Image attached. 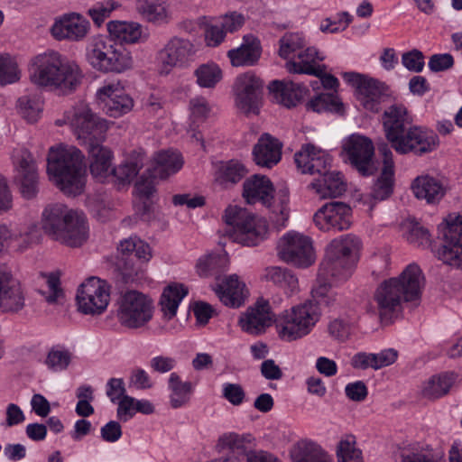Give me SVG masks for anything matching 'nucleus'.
Wrapping results in <instances>:
<instances>
[{
    "label": "nucleus",
    "mask_w": 462,
    "mask_h": 462,
    "mask_svg": "<svg viewBox=\"0 0 462 462\" xmlns=\"http://www.w3.org/2000/svg\"><path fill=\"white\" fill-rule=\"evenodd\" d=\"M280 258L299 268H307L316 260L310 237L295 231L283 235L278 244Z\"/></svg>",
    "instance_id": "nucleus-12"
},
{
    "label": "nucleus",
    "mask_w": 462,
    "mask_h": 462,
    "mask_svg": "<svg viewBox=\"0 0 462 462\" xmlns=\"http://www.w3.org/2000/svg\"><path fill=\"white\" fill-rule=\"evenodd\" d=\"M351 208L343 202H329L313 216L315 226L321 231H343L351 226Z\"/></svg>",
    "instance_id": "nucleus-22"
},
{
    "label": "nucleus",
    "mask_w": 462,
    "mask_h": 462,
    "mask_svg": "<svg viewBox=\"0 0 462 462\" xmlns=\"http://www.w3.org/2000/svg\"><path fill=\"white\" fill-rule=\"evenodd\" d=\"M196 83L204 88H214L223 78L220 67L212 61L200 64L194 70Z\"/></svg>",
    "instance_id": "nucleus-50"
},
{
    "label": "nucleus",
    "mask_w": 462,
    "mask_h": 462,
    "mask_svg": "<svg viewBox=\"0 0 462 462\" xmlns=\"http://www.w3.org/2000/svg\"><path fill=\"white\" fill-rule=\"evenodd\" d=\"M282 147V143L277 139L264 134L254 147V161L258 166L270 169L281 161Z\"/></svg>",
    "instance_id": "nucleus-33"
},
{
    "label": "nucleus",
    "mask_w": 462,
    "mask_h": 462,
    "mask_svg": "<svg viewBox=\"0 0 462 462\" xmlns=\"http://www.w3.org/2000/svg\"><path fill=\"white\" fill-rule=\"evenodd\" d=\"M319 175L321 177L312 181L310 187L320 199L336 198L345 192L346 184L341 173L327 168Z\"/></svg>",
    "instance_id": "nucleus-39"
},
{
    "label": "nucleus",
    "mask_w": 462,
    "mask_h": 462,
    "mask_svg": "<svg viewBox=\"0 0 462 462\" xmlns=\"http://www.w3.org/2000/svg\"><path fill=\"white\" fill-rule=\"evenodd\" d=\"M88 146L89 169L92 176L98 181L104 182L112 177L114 170L111 150L104 145L102 142L93 143Z\"/></svg>",
    "instance_id": "nucleus-30"
},
{
    "label": "nucleus",
    "mask_w": 462,
    "mask_h": 462,
    "mask_svg": "<svg viewBox=\"0 0 462 462\" xmlns=\"http://www.w3.org/2000/svg\"><path fill=\"white\" fill-rule=\"evenodd\" d=\"M235 103L244 114H258L262 106L263 81L253 71L236 77L234 83Z\"/></svg>",
    "instance_id": "nucleus-14"
},
{
    "label": "nucleus",
    "mask_w": 462,
    "mask_h": 462,
    "mask_svg": "<svg viewBox=\"0 0 462 462\" xmlns=\"http://www.w3.org/2000/svg\"><path fill=\"white\" fill-rule=\"evenodd\" d=\"M21 77L22 71L16 59L9 53H0V86L14 84Z\"/></svg>",
    "instance_id": "nucleus-51"
},
{
    "label": "nucleus",
    "mask_w": 462,
    "mask_h": 462,
    "mask_svg": "<svg viewBox=\"0 0 462 462\" xmlns=\"http://www.w3.org/2000/svg\"><path fill=\"white\" fill-rule=\"evenodd\" d=\"M336 454L337 462H364L362 451L356 447L353 435H346L339 440Z\"/></svg>",
    "instance_id": "nucleus-52"
},
{
    "label": "nucleus",
    "mask_w": 462,
    "mask_h": 462,
    "mask_svg": "<svg viewBox=\"0 0 462 462\" xmlns=\"http://www.w3.org/2000/svg\"><path fill=\"white\" fill-rule=\"evenodd\" d=\"M107 31L112 37L127 44L144 42L150 37L148 28L136 22L111 21Z\"/></svg>",
    "instance_id": "nucleus-32"
},
{
    "label": "nucleus",
    "mask_w": 462,
    "mask_h": 462,
    "mask_svg": "<svg viewBox=\"0 0 462 462\" xmlns=\"http://www.w3.org/2000/svg\"><path fill=\"white\" fill-rule=\"evenodd\" d=\"M214 291L220 301L227 307L239 308L242 306L248 295L245 282L239 277L232 274L225 277L213 287Z\"/></svg>",
    "instance_id": "nucleus-29"
},
{
    "label": "nucleus",
    "mask_w": 462,
    "mask_h": 462,
    "mask_svg": "<svg viewBox=\"0 0 462 462\" xmlns=\"http://www.w3.org/2000/svg\"><path fill=\"white\" fill-rule=\"evenodd\" d=\"M456 378L455 373L448 372L433 375L423 383L421 394L428 399H439L449 392Z\"/></svg>",
    "instance_id": "nucleus-45"
},
{
    "label": "nucleus",
    "mask_w": 462,
    "mask_h": 462,
    "mask_svg": "<svg viewBox=\"0 0 462 462\" xmlns=\"http://www.w3.org/2000/svg\"><path fill=\"white\" fill-rule=\"evenodd\" d=\"M29 72L33 84L54 88L62 94L75 91L83 79L82 70L75 61L53 51L33 57Z\"/></svg>",
    "instance_id": "nucleus-4"
},
{
    "label": "nucleus",
    "mask_w": 462,
    "mask_h": 462,
    "mask_svg": "<svg viewBox=\"0 0 462 462\" xmlns=\"http://www.w3.org/2000/svg\"><path fill=\"white\" fill-rule=\"evenodd\" d=\"M319 305L306 300L281 312L276 319L277 333L284 341L291 342L309 335L320 319Z\"/></svg>",
    "instance_id": "nucleus-8"
},
{
    "label": "nucleus",
    "mask_w": 462,
    "mask_h": 462,
    "mask_svg": "<svg viewBox=\"0 0 462 462\" xmlns=\"http://www.w3.org/2000/svg\"><path fill=\"white\" fill-rule=\"evenodd\" d=\"M260 56V42L253 35L244 36L243 43L238 48L232 49L227 52L231 64L236 67L252 66L257 62Z\"/></svg>",
    "instance_id": "nucleus-41"
},
{
    "label": "nucleus",
    "mask_w": 462,
    "mask_h": 462,
    "mask_svg": "<svg viewBox=\"0 0 462 462\" xmlns=\"http://www.w3.org/2000/svg\"><path fill=\"white\" fill-rule=\"evenodd\" d=\"M273 315L268 300L259 299L239 318V325L243 331L251 335H259L270 327Z\"/></svg>",
    "instance_id": "nucleus-26"
},
{
    "label": "nucleus",
    "mask_w": 462,
    "mask_h": 462,
    "mask_svg": "<svg viewBox=\"0 0 462 462\" xmlns=\"http://www.w3.org/2000/svg\"><path fill=\"white\" fill-rule=\"evenodd\" d=\"M351 323L347 319L337 318L328 324V333L336 340L346 341L351 334Z\"/></svg>",
    "instance_id": "nucleus-61"
},
{
    "label": "nucleus",
    "mask_w": 462,
    "mask_h": 462,
    "mask_svg": "<svg viewBox=\"0 0 462 462\" xmlns=\"http://www.w3.org/2000/svg\"><path fill=\"white\" fill-rule=\"evenodd\" d=\"M136 10L148 23L162 25L171 19L169 5L164 0H137Z\"/></svg>",
    "instance_id": "nucleus-42"
},
{
    "label": "nucleus",
    "mask_w": 462,
    "mask_h": 462,
    "mask_svg": "<svg viewBox=\"0 0 462 462\" xmlns=\"http://www.w3.org/2000/svg\"><path fill=\"white\" fill-rule=\"evenodd\" d=\"M117 253L116 265L126 280L138 274L139 268L135 265L133 255L143 263L149 262L152 256L150 245L136 236L120 241Z\"/></svg>",
    "instance_id": "nucleus-19"
},
{
    "label": "nucleus",
    "mask_w": 462,
    "mask_h": 462,
    "mask_svg": "<svg viewBox=\"0 0 462 462\" xmlns=\"http://www.w3.org/2000/svg\"><path fill=\"white\" fill-rule=\"evenodd\" d=\"M24 306V296L20 283L5 265H0V310L18 312Z\"/></svg>",
    "instance_id": "nucleus-25"
},
{
    "label": "nucleus",
    "mask_w": 462,
    "mask_h": 462,
    "mask_svg": "<svg viewBox=\"0 0 462 462\" xmlns=\"http://www.w3.org/2000/svg\"><path fill=\"white\" fill-rule=\"evenodd\" d=\"M279 56L287 60L293 53L305 47L306 41L302 33L287 32L279 40Z\"/></svg>",
    "instance_id": "nucleus-56"
},
{
    "label": "nucleus",
    "mask_w": 462,
    "mask_h": 462,
    "mask_svg": "<svg viewBox=\"0 0 462 462\" xmlns=\"http://www.w3.org/2000/svg\"><path fill=\"white\" fill-rule=\"evenodd\" d=\"M222 397L234 406L241 405L245 399V392L238 383H225L222 385Z\"/></svg>",
    "instance_id": "nucleus-64"
},
{
    "label": "nucleus",
    "mask_w": 462,
    "mask_h": 462,
    "mask_svg": "<svg viewBox=\"0 0 462 462\" xmlns=\"http://www.w3.org/2000/svg\"><path fill=\"white\" fill-rule=\"evenodd\" d=\"M442 245L437 251L444 263L462 269V217L448 216L442 227Z\"/></svg>",
    "instance_id": "nucleus-18"
},
{
    "label": "nucleus",
    "mask_w": 462,
    "mask_h": 462,
    "mask_svg": "<svg viewBox=\"0 0 462 462\" xmlns=\"http://www.w3.org/2000/svg\"><path fill=\"white\" fill-rule=\"evenodd\" d=\"M360 248L359 239L351 234L333 239L326 248V259L322 270L326 275L346 278L356 261Z\"/></svg>",
    "instance_id": "nucleus-10"
},
{
    "label": "nucleus",
    "mask_w": 462,
    "mask_h": 462,
    "mask_svg": "<svg viewBox=\"0 0 462 462\" xmlns=\"http://www.w3.org/2000/svg\"><path fill=\"white\" fill-rule=\"evenodd\" d=\"M170 403L174 409L182 407L189 402L193 391L190 382H182L176 373H171L168 380Z\"/></svg>",
    "instance_id": "nucleus-47"
},
{
    "label": "nucleus",
    "mask_w": 462,
    "mask_h": 462,
    "mask_svg": "<svg viewBox=\"0 0 462 462\" xmlns=\"http://www.w3.org/2000/svg\"><path fill=\"white\" fill-rule=\"evenodd\" d=\"M109 300V285L97 277L88 279L78 290L79 310L84 314L99 315L103 313L106 310Z\"/></svg>",
    "instance_id": "nucleus-17"
},
{
    "label": "nucleus",
    "mask_w": 462,
    "mask_h": 462,
    "mask_svg": "<svg viewBox=\"0 0 462 462\" xmlns=\"http://www.w3.org/2000/svg\"><path fill=\"white\" fill-rule=\"evenodd\" d=\"M382 124L386 140L399 154L422 155L436 150L439 144L433 130L412 124L411 116L401 103L384 110Z\"/></svg>",
    "instance_id": "nucleus-1"
},
{
    "label": "nucleus",
    "mask_w": 462,
    "mask_h": 462,
    "mask_svg": "<svg viewBox=\"0 0 462 462\" xmlns=\"http://www.w3.org/2000/svg\"><path fill=\"white\" fill-rule=\"evenodd\" d=\"M203 25L205 42L208 47H217L224 42L226 33L217 20L205 22Z\"/></svg>",
    "instance_id": "nucleus-59"
},
{
    "label": "nucleus",
    "mask_w": 462,
    "mask_h": 462,
    "mask_svg": "<svg viewBox=\"0 0 462 462\" xmlns=\"http://www.w3.org/2000/svg\"><path fill=\"white\" fill-rule=\"evenodd\" d=\"M18 114L28 123L33 124L42 116L43 100L40 95L27 94L18 98L16 103Z\"/></svg>",
    "instance_id": "nucleus-48"
},
{
    "label": "nucleus",
    "mask_w": 462,
    "mask_h": 462,
    "mask_svg": "<svg viewBox=\"0 0 462 462\" xmlns=\"http://www.w3.org/2000/svg\"><path fill=\"white\" fill-rule=\"evenodd\" d=\"M197 48L189 39L171 38L157 53L159 72L168 75L174 69H184L194 61Z\"/></svg>",
    "instance_id": "nucleus-13"
},
{
    "label": "nucleus",
    "mask_w": 462,
    "mask_h": 462,
    "mask_svg": "<svg viewBox=\"0 0 462 462\" xmlns=\"http://www.w3.org/2000/svg\"><path fill=\"white\" fill-rule=\"evenodd\" d=\"M116 316L120 325L126 328H143L153 316L152 300L138 291H127L116 301Z\"/></svg>",
    "instance_id": "nucleus-11"
},
{
    "label": "nucleus",
    "mask_w": 462,
    "mask_h": 462,
    "mask_svg": "<svg viewBox=\"0 0 462 462\" xmlns=\"http://www.w3.org/2000/svg\"><path fill=\"white\" fill-rule=\"evenodd\" d=\"M217 22L220 23L221 27L224 29L226 33L236 32L240 30L245 24V18L244 14L233 11L225 14L217 19Z\"/></svg>",
    "instance_id": "nucleus-62"
},
{
    "label": "nucleus",
    "mask_w": 462,
    "mask_h": 462,
    "mask_svg": "<svg viewBox=\"0 0 462 462\" xmlns=\"http://www.w3.org/2000/svg\"><path fill=\"white\" fill-rule=\"evenodd\" d=\"M344 80L356 88V97L366 110L378 112L388 96L384 85L356 72H345Z\"/></svg>",
    "instance_id": "nucleus-16"
},
{
    "label": "nucleus",
    "mask_w": 462,
    "mask_h": 462,
    "mask_svg": "<svg viewBox=\"0 0 462 462\" xmlns=\"http://www.w3.org/2000/svg\"><path fill=\"white\" fill-rule=\"evenodd\" d=\"M13 160L14 181L19 185L23 197L27 199L34 198L38 192V173L31 152L19 149L14 152Z\"/></svg>",
    "instance_id": "nucleus-21"
},
{
    "label": "nucleus",
    "mask_w": 462,
    "mask_h": 462,
    "mask_svg": "<svg viewBox=\"0 0 462 462\" xmlns=\"http://www.w3.org/2000/svg\"><path fill=\"white\" fill-rule=\"evenodd\" d=\"M89 29L90 23L85 17L77 13H70L57 18L51 32L57 40L79 42L87 36Z\"/></svg>",
    "instance_id": "nucleus-23"
},
{
    "label": "nucleus",
    "mask_w": 462,
    "mask_h": 462,
    "mask_svg": "<svg viewBox=\"0 0 462 462\" xmlns=\"http://www.w3.org/2000/svg\"><path fill=\"white\" fill-rule=\"evenodd\" d=\"M115 9L116 4L112 0H106L95 4L88 9V14L92 18L93 22L97 26H100Z\"/></svg>",
    "instance_id": "nucleus-60"
},
{
    "label": "nucleus",
    "mask_w": 462,
    "mask_h": 462,
    "mask_svg": "<svg viewBox=\"0 0 462 462\" xmlns=\"http://www.w3.org/2000/svg\"><path fill=\"white\" fill-rule=\"evenodd\" d=\"M263 279L271 282L286 292L293 293L299 288L298 278L291 271L280 266H270L264 269Z\"/></svg>",
    "instance_id": "nucleus-46"
},
{
    "label": "nucleus",
    "mask_w": 462,
    "mask_h": 462,
    "mask_svg": "<svg viewBox=\"0 0 462 462\" xmlns=\"http://www.w3.org/2000/svg\"><path fill=\"white\" fill-rule=\"evenodd\" d=\"M47 172L60 189L69 196L83 192L87 180L85 156L79 149L60 144L51 147L48 154Z\"/></svg>",
    "instance_id": "nucleus-5"
},
{
    "label": "nucleus",
    "mask_w": 462,
    "mask_h": 462,
    "mask_svg": "<svg viewBox=\"0 0 462 462\" xmlns=\"http://www.w3.org/2000/svg\"><path fill=\"white\" fill-rule=\"evenodd\" d=\"M226 265V254H209L199 258L196 268L199 276L207 277L215 274L217 270H224Z\"/></svg>",
    "instance_id": "nucleus-57"
},
{
    "label": "nucleus",
    "mask_w": 462,
    "mask_h": 462,
    "mask_svg": "<svg viewBox=\"0 0 462 462\" xmlns=\"http://www.w3.org/2000/svg\"><path fill=\"white\" fill-rule=\"evenodd\" d=\"M424 276L420 267L410 263L397 277L383 281L375 290L374 300L382 320H390L402 312L403 303L420 299Z\"/></svg>",
    "instance_id": "nucleus-2"
},
{
    "label": "nucleus",
    "mask_w": 462,
    "mask_h": 462,
    "mask_svg": "<svg viewBox=\"0 0 462 462\" xmlns=\"http://www.w3.org/2000/svg\"><path fill=\"white\" fill-rule=\"evenodd\" d=\"M29 72L33 84L54 88L62 94L75 91L83 79L82 70L75 61L53 51L33 57Z\"/></svg>",
    "instance_id": "nucleus-3"
},
{
    "label": "nucleus",
    "mask_w": 462,
    "mask_h": 462,
    "mask_svg": "<svg viewBox=\"0 0 462 462\" xmlns=\"http://www.w3.org/2000/svg\"><path fill=\"white\" fill-rule=\"evenodd\" d=\"M344 158L360 174L364 176L372 175L376 166L374 160V143L366 136L354 134L343 143Z\"/></svg>",
    "instance_id": "nucleus-15"
},
{
    "label": "nucleus",
    "mask_w": 462,
    "mask_h": 462,
    "mask_svg": "<svg viewBox=\"0 0 462 462\" xmlns=\"http://www.w3.org/2000/svg\"><path fill=\"white\" fill-rule=\"evenodd\" d=\"M57 125H68L71 133L81 145L104 142L108 130V122L92 111L86 103H79L64 113L63 120H57Z\"/></svg>",
    "instance_id": "nucleus-7"
},
{
    "label": "nucleus",
    "mask_w": 462,
    "mask_h": 462,
    "mask_svg": "<svg viewBox=\"0 0 462 462\" xmlns=\"http://www.w3.org/2000/svg\"><path fill=\"white\" fill-rule=\"evenodd\" d=\"M85 59L92 69L101 73H123L134 67L131 51L101 34L88 39Z\"/></svg>",
    "instance_id": "nucleus-6"
},
{
    "label": "nucleus",
    "mask_w": 462,
    "mask_h": 462,
    "mask_svg": "<svg viewBox=\"0 0 462 462\" xmlns=\"http://www.w3.org/2000/svg\"><path fill=\"white\" fill-rule=\"evenodd\" d=\"M291 462H332L330 455L317 442L303 439L290 450Z\"/></svg>",
    "instance_id": "nucleus-37"
},
{
    "label": "nucleus",
    "mask_w": 462,
    "mask_h": 462,
    "mask_svg": "<svg viewBox=\"0 0 462 462\" xmlns=\"http://www.w3.org/2000/svg\"><path fill=\"white\" fill-rule=\"evenodd\" d=\"M88 237L87 218L82 212L75 210L66 224L56 233L54 240L70 247L82 245Z\"/></svg>",
    "instance_id": "nucleus-27"
},
{
    "label": "nucleus",
    "mask_w": 462,
    "mask_h": 462,
    "mask_svg": "<svg viewBox=\"0 0 462 462\" xmlns=\"http://www.w3.org/2000/svg\"><path fill=\"white\" fill-rule=\"evenodd\" d=\"M225 221L227 225L226 235L236 243L255 246L267 237L266 221L245 208L229 206L225 212Z\"/></svg>",
    "instance_id": "nucleus-9"
},
{
    "label": "nucleus",
    "mask_w": 462,
    "mask_h": 462,
    "mask_svg": "<svg viewBox=\"0 0 462 462\" xmlns=\"http://www.w3.org/2000/svg\"><path fill=\"white\" fill-rule=\"evenodd\" d=\"M183 166V159L175 151H162L156 153L147 171L153 178L165 179L179 171Z\"/></svg>",
    "instance_id": "nucleus-35"
},
{
    "label": "nucleus",
    "mask_w": 462,
    "mask_h": 462,
    "mask_svg": "<svg viewBox=\"0 0 462 462\" xmlns=\"http://www.w3.org/2000/svg\"><path fill=\"white\" fill-rule=\"evenodd\" d=\"M134 105V99L125 91L119 98L110 102L103 110L107 116L116 118L132 111Z\"/></svg>",
    "instance_id": "nucleus-58"
},
{
    "label": "nucleus",
    "mask_w": 462,
    "mask_h": 462,
    "mask_svg": "<svg viewBox=\"0 0 462 462\" xmlns=\"http://www.w3.org/2000/svg\"><path fill=\"white\" fill-rule=\"evenodd\" d=\"M383 158V169L380 176L373 186L371 196L375 200H383L390 197L393 189L394 162L393 154L387 144L378 148Z\"/></svg>",
    "instance_id": "nucleus-28"
},
{
    "label": "nucleus",
    "mask_w": 462,
    "mask_h": 462,
    "mask_svg": "<svg viewBox=\"0 0 462 462\" xmlns=\"http://www.w3.org/2000/svg\"><path fill=\"white\" fill-rule=\"evenodd\" d=\"M74 211L61 203L48 205L42 213V229L53 239L56 233L72 217Z\"/></svg>",
    "instance_id": "nucleus-38"
},
{
    "label": "nucleus",
    "mask_w": 462,
    "mask_h": 462,
    "mask_svg": "<svg viewBox=\"0 0 462 462\" xmlns=\"http://www.w3.org/2000/svg\"><path fill=\"white\" fill-rule=\"evenodd\" d=\"M41 234L37 224L0 226V246L23 252L39 243Z\"/></svg>",
    "instance_id": "nucleus-20"
},
{
    "label": "nucleus",
    "mask_w": 462,
    "mask_h": 462,
    "mask_svg": "<svg viewBox=\"0 0 462 462\" xmlns=\"http://www.w3.org/2000/svg\"><path fill=\"white\" fill-rule=\"evenodd\" d=\"M274 99L282 106L291 108L296 106L306 96L305 86L291 81L273 80L269 86Z\"/></svg>",
    "instance_id": "nucleus-36"
},
{
    "label": "nucleus",
    "mask_w": 462,
    "mask_h": 462,
    "mask_svg": "<svg viewBox=\"0 0 462 462\" xmlns=\"http://www.w3.org/2000/svg\"><path fill=\"white\" fill-rule=\"evenodd\" d=\"M411 189L417 199H425L430 204L439 202L446 193L442 182L430 175L418 176L412 181Z\"/></svg>",
    "instance_id": "nucleus-40"
},
{
    "label": "nucleus",
    "mask_w": 462,
    "mask_h": 462,
    "mask_svg": "<svg viewBox=\"0 0 462 462\" xmlns=\"http://www.w3.org/2000/svg\"><path fill=\"white\" fill-rule=\"evenodd\" d=\"M125 91V90L119 80L105 81L96 92V100L103 109L110 102L119 98Z\"/></svg>",
    "instance_id": "nucleus-55"
},
{
    "label": "nucleus",
    "mask_w": 462,
    "mask_h": 462,
    "mask_svg": "<svg viewBox=\"0 0 462 462\" xmlns=\"http://www.w3.org/2000/svg\"><path fill=\"white\" fill-rule=\"evenodd\" d=\"M298 61H287L285 68L290 73L307 74L312 76H320L327 70L324 64L319 62L324 60V56L314 47L306 48L298 54Z\"/></svg>",
    "instance_id": "nucleus-31"
},
{
    "label": "nucleus",
    "mask_w": 462,
    "mask_h": 462,
    "mask_svg": "<svg viewBox=\"0 0 462 462\" xmlns=\"http://www.w3.org/2000/svg\"><path fill=\"white\" fill-rule=\"evenodd\" d=\"M144 157L139 154L136 158H131L114 168L112 176L116 178L121 183L130 182L143 166Z\"/></svg>",
    "instance_id": "nucleus-54"
},
{
    "label": "nucleus",
    "mask_w": 462,
    "mask_h": 462,
    "mask_svg": "<svg viewBox=\"0 0 462 462\" xmlns=\"http://www.w3.org/2000/svg\"><path fill=\"white\" fill-rule=\"evenodd\" d=\"M254 439L250 434L239 435L235 432L225 433L219 437L217 440V448L219 450H229L230 454L239 457V455L246 454L248 448H251Z\"/></svg>",
    "instance_id": "nucleus-49"
},
{
    "label": "nucleus",
    "mask_w": 462,
    "mask_h": 462,
    "mask_svg": "<svg viewBox=\"0 0 462 462\" xmlns=\"http://www.w3.org/2000/svg\"><path fill=\"white\" fill-rule=\"evenodd\" d=\"M189 291L180 283H171L162 291L160 299V308L164 319H171L177 314V310Z\"/></svg>",
    "instance_id": "nucleus-44"
},
{
    "label": "nucleus",
    "mask_w": 462,
    "mask_h": 462,
    "mask_svg": "<svg viewBox=\"0 0 462 462\" xmlns=\"http://www.w3.org/2000/svg\"><path fill=\"white\" fill-rule=\"evenodd\" d=\"M72 358L71 352L63 346H52L45 358L44 364L53 372H60L69 365Z\"/></svg>",
    "instance_id": "nucleus-53"
},
{
    "label": "nucleus",
    "mask_w": 462,
    "mask_h": 462,
    "mask_svg": "<svg viewBox=\"0 0 462 462\" xmlns=\"http://www.w3.org/2000/svg\"><path fill=\"white\" fill-rule=\"evenodd\" d=\"M44 278L47 289L42 291V294L49 303H55L62 297L60 277L55 273H50L45 275Z\"/></svg>",
    "instance_id": "nucleus-63"
},
{
    "label": "nucleus",
    "mask_w": 462,
    "mask_h": 462,
    "mask_svg": "<svg viewBox=\"0 0 462 462\" xmlns=\"http://www.w3.org/2000/svg\"><path fill=\"white\" fill-rule=\"evenodd\" d=\"M247 173L245 166L236 160L221 162L215 165V182L223 188H230L238 183Z\"/></svg>",
    "instance_id": "nucleus-43"
},
{
    "label": "nucleus",
    "mask_w": 462,
    "mask_h": 462,
    "mask_svg": "<svg viewBox=\"0 0 462 462\" xmlns=\"http://www.w3.org/2000/svg\"><path fill=\"white\" fill-rule=\"evenodd\" d=\"M294 161L299 171L303 174H321L331 166L332 157L329 153L312 143L303 144L294 154Z\"/></svg>",
    "instance_id": "nucleus-24"
},
{
    "label": "nucleus",
    "mask_w": 462,
    "mask_h": 462,
    "mask_svg": "<svg viewBox=\"0 0 462 462\" xmlns=\"http://www.w3.org/2000/svg\"><path fill=\"white\" fill-rule=\"evenodd\" d=\"M243 188V197L248 203L261 201L263 205H271V200L273 199V187L267 177L255 174L244 182Z\"/></svg>",
    "instance_id": "nucleus-34"
}]
</instances>
